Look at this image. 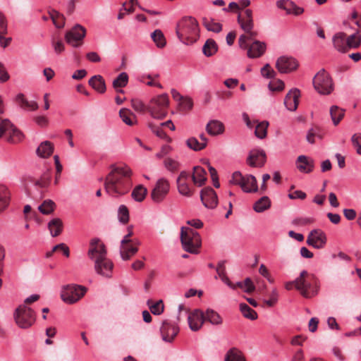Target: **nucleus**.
Here are the masks:
<instances>
[{
  "label": "nucleus",
  "mask_w": 361,
  "mask_h": 361,
  "mask_svg": "<svg viewBox=\"0 0 361 361\" xmlns=\"http://www.w3.org/2000/svg\"><path fill=\"white\" fill-rule=\"evenodd\" d=\"M87 257L93 263L94 271L99 276L110 279L112 277L114 264L107 257V249L98 238H92L87 252Z\"/></svg>",
  "instance_id": "nucleus-1"
},
{
  "label": "nucleus",
  "mask_w": 361,
  "mask_h": 361,
  "mask_svg": "<svg viewBox=\"0 0 361 361\" xmlns=\"http://www.w3.org/2000/svg\"><path fill=\"white\" fill-rule=\"evenodd\" d=\"M132 171L127 166H111L106 176L104 189L112 197H120L128 192L131 186Z\"/></svg>",
  "instance_id": "nucleus-2"
},
{
  "label": "nucleus",
  "mask_w": 361,
  "mask_h": 361,
  "mask_svg": "<svg viewBox=\"0 0 361 361\" xmlns=\"http://www.w3.org/2000/svg\"><path fill=\"white\" fill-rule=\"evenodd\" d=\"M131 103L135 111L140 112L148 111L154 118L161 119L167 114L169 100L166 94H161L157 97L152 99L148 106L137 98L132 99Z\"/></svg>",
  "instance_id": "nucleus-3"
},
{
  "label": "nucleus",
  "mask_w": 361,
  "mask_h": 361,
  "mask_svg": "<svg viewBox=\"0 0 361 361\" xmlns=\"http://www.w3.org/2000/svg\"><path fill=\"white\" fill-rule=\"evenodd\" d=\"M238 23L245 34L241 35L238 39V44L241 49H246L247 42L253 40L258 35L257 32L254 30V21L252 18V11L247 8L243 13L238 14Z\"/></svg>",
  "instance_id": "nucleus-4"
},
{
  "label": "nucleus",
  "mask_w": 361,
  "mask_h": 361,
  "mask_svg": "<svg viewBox=\"0 0 361 361\" xmlns=\"http://www.w3.org/2000/svg\"><path fill=\"white\" fill-rule=\"evenodd\" d=\"M176 32L179 39L183 43H193L198 36V23L195 18L191 16L184 17L178 23Z\"/></svg>",
  "instance_id": "nucleus-5"
},
{
  "label": "nucleus",
  "mask_w": 361,
  "mask_h": 361,
  "mask_svg": "<svg viewBox=\"0 0 361 361\" xmlns=\"http://www.w3.org/2000/svg\"><path fill=\"white\" fill-rule=\"evenodd\" d=\"M50 180L51 176L49 172L44 173L39 178L30 176H25L23 179L24 190L30 197H41L42 192L39 189L47 188Z\"/></svg>",
  "instance_id": "nucleus-6"
},
{
  "label": "nucleus",
  "mask_w": 361,
  "mask_h": 361,
  "mask_svg": "<svg viewBox=\"0 0 361 361\" xmlns=\"http://www.w3.org/2000/svg\"><path fill=\"white\" fill-rule=\"evenodd\" d=\"M296 290L306 298H312L318 293L317 280L313 274L307 271H302L300 276L295 279Z\"/></svg>",
  "instance_id": "nucleus-7"
},
{
  "label": "nucleus",
  "mask_w": 361,
  "mask_h": 361,
  "mask_svg": "<svg viewBox=\"0 0 361 361\" xmlns=\"http://www.w3.org/2000/svg\"><path fill=\"white\" fill-rule=\"evenodd\" d=\"M180 242L183 250L191 254H197L202 243L200 234L185 226L180 229Z\"/></svg>",
  "instance_id": "nucleus-8"
},
{
  "label": "nucleus",
  "mask_w": 361,
  "mask_h": 361,
  "mask_svg": "<svg viewBox=\"0 0 361 361\" xmlns=\"http://www.w3.org/2000/svg\"><path fill=\"white\" fill-rule=\"evenodd\" d=\"M230 183L239 185L245 192H255L258 190L256 178L252 175L243 176L240 171L233 173Z\"/></svg>",
  "instance_id": "nucleus-9"
},
{
  "label": "nucleus",
  "mask_w": 361,
  "mask_h": 361,
  "mask_svg": "<svg viewBox=\"0 0 361 361\" xmlns=\"http://www.w3.org/2000/svg\"><path fill=\"white\" fill-rule=\"evenodd\" d=\"M14 319L18 327L28 329L35 323V314L31 308L20 305L14 312Z\"/></svg>",
  "instance_id": "nucleus-10"
},
{
  "label": "nucleus",
  "mask_w": 361,
  "mask_h": 361,
  "mask_svg": "<svg viewBox=\"0 0 361 361\" xmlns=\"http://www.w3.org/2000/svg\"><path fill=\"white\" fill-rule=\"evenodd\" d=\"M2 136L12 143H17L23 137V133L9 120L0 117V137Z\"/></svg>",
  "instance_id": "nucleus-11"
},
{
  "label": "nucleus",
  "mask_w": 361,
  "mask_h": 361,
  "mask_svg": "<svg viewBox=\"0 0 361 361\" xmlns=\"http://www.w3.org/2000/svg\"><path fill=\"white\" fill-rule=\"evenodd\" d=\"M86 293L84 286L78 285H67L63 287L61 297L68 304H73L82 298Z\"/></svg>",
  "instance_id": "nucleus-12"
},
{
  "label": "nucleus",
  "mask_w": 361,
  "mask_h": 361,
  "mask_svg": "<svg viewBox=\"0 0 361 361\" xmlns=\"http://www.w3.org/2000/svg\"><path fill=\"white\" fill-rule=\"evenodd\" d=\"M170 190V183L165 178L157 180L151 191L152 200L157 204L162 202L168 195Z\"/></svg>",
  "instance_id": "nucleus-13"
},
{
  "label": "nucleus",
  "mask_w": 361,
  "mask_h": 361,
  "mask_svg": "<svg viewBox=\"0 0 361 361\" xmlns=\"http://www.w3.org/2000/svg\"><path fill=\"white\" fill-rule=\"evenodd\" d=\"M85 28L79 25H75L71 30L65 35V39L68 44L73 47H78L81 45L82 41L85 37Z\"/></svg>",
  "instance_id": "nucleus-14"
},
{
  "label": "nucleus",
  "mask_w": 361,
  "mask_h": 361,
  "mask_svg": "<svg viewBox=\"0 0 361 361\" xmlns=\"http://www.w3.org/2000/svg\"><path fill=\"white\" fill-rule=\"evenodd\" d=\"M313 86L315 90H332L334 82L324 69H321L313 78Z\"/></svg>",
  "instance_id": "nucleus-15"
},
{
  "label": "nucleus",
  "mask_w": 361,
  "mask_h": 361,
  "mask_svg": "<svg viewBox=\"0 0 361 361\" xmlns=\"http://www.w3.org/2000/svg\"><path fill=\"white\" fill-rule=\"evenodd\" d=\"M190 174L183 171L180 173L176 180L177 189L178 192L187 197H190L194 193L193 188L190 185Z\"/></svg>",
  "instance_id": "nucleus-16"
},
{
  "label": "nucleus",
  "mask_w": 361,
  "mask_h": 361,
  "mask_svg": "<svg viewBox=\"0 0 361 361\" xmlns=\"http://www.w3.org/2000/svg\"><path fill=\"white\" fill-rule=\"evenodd\" d=\"M276 67L280 73H288L297 69L298 63L293 57L283 56L277 59Z\"/></svg>",
  "instance_id": "nucleus-17"
},
{
  "label": "nucleus",
  "mask_w": 361,
  "mask_h": 361,
  "mask_svg": "<svg viewBox=\"0 0 361 361\" xmlns=\"http://www.w3.org/2000/svg\"><path fill=\"white\" fill-rule=\"evenodd\" d=\"M326 243V236L320 229H314L308 235L307 244L317 249L323 248Z\"/></svg>",
  "instance_id": "nucleus-18"
},
{
  "label": "nucleus",
  "mask_w": 361,
  "mask_h": 361,
  "mask_svg": "<svg viewBox=\"0 0 361 361\" xmlns=\"http://www.w3.org/2000/svg\"><path fill=\"white\" fill-rule=\"evenodd\" d=\"M179 332V328L173 323L166 320L162 322L160 327V334L163 341L171 343Z\"/></svg>",
  "instance_id": "nucleus-19"
},
{
  "label": "nucleus",
  "mask_w": 361,
  "mask_h": 361,
  "mask_svg": "<svg viewBox=\"0 0 361 361\" xmlns=\"http://www.w3.org/2000/svg\"><path fill=\"white\" fill-rule=\"evenodd\" d=\"M188 322L190 329L193 331H197L205 322L204 313L199 309H195L188 313Z\"/></svg>",
  "instance_id": "nucleus-20"
},
{
  "label": "nucleus",
  "mask_w": 361,
  "mask_h": 361,
  "mask_svg": "<svg viewBox=\"0 0 361 361\" xmlns=\"http://www.w3.org/2000/svg\"><path fill=\"white\" fill-rule=\"evenodd\" d=\"M200 197L203 204L209 209H214L218 204L217 195L210 187H207L201 190Z\"/></svg>",
  "instance_id": "nucleus-21"
},
{
  "label": "nucleus",
  "mask_w": 361,
  "mask_h": 361,
  "mask_svg": "<svg viewBox=\"0 0 361 361\" xmlns=\"http://www.w3.org/2000/svg\"><path fill=\"white\" fill-rule=\"evenodd\" d=\"M139 241L126 242V240H121L120 246V254L121 258L126 261L129 260L132 256L135 255L137 251V246Z\"/></svg>",
  "instance_id": "nucleus-22"
},
{
  "label": "nucleus",
  "mask_w": 361,
  "mask_h": 361,
  "mask_svg": "<svg viewBox=\"0 0 361 361\" xmlns=\"http://www.w3.org/2000/svg\"><path fill=\"white\" fill-rule=\"evenodd\" d=\"M266 162V154L264 150H252L247 159V163L252 167H262Z\"/></svg>",
  "instance_id": "nucleus-23"
},
{
  "label": "nucleus",
  "mask_w": 361,
  "mask_h": 361,
  "mask_svg": "<svg viewBox=\"0 0 361 361\" xmlns=\"http://www.w3.org/2000/svg\"><path fill=\"white\" fill-rule=\"evenodd\" d=\"M246 49H247V56L250 59H255L260 57L264 54L267 45L264 42L255 40L249 47L247 45Z\"/></svg>",
  "instance_id": "nucleus-24"
},
{
  "label": "nucleus",
  "mask_w": 361,
  "mask_h": 361,
  "mask_svg": "<svg viewBox=\"0 0 361 361\" xmlns=\"http://www.w3.org/2000/svg\"><path fill=\"white\" fill-rule=\"evenodd\" d=\"M276 5L279 8L285 10L287 14L299 16L304 12L303 8L297 6L290 0H279L276 2Z\"/></svg>",
  "instance_id": "nucleus-25"
},
{
  "label": "nucleus",
  "mask_w": 361,
  "mask_h": 361,
  "mask_svg": "<svg viewBox=\"0 0 361 361\" xmlns=\"http://www.w3.org/2000/svg\"><path fill=\"white\" fill-rule=\"evenodd\" d=\"M300 96V92H288L284 99V104L289 111H294L297 109Z\"/></svg>",
  "instance_id": "nucleus-26"
},
{
  "label": "nucleus",
  "mask_w": 361,
  "mask_h": 361,
  "mask_svg": "<svg viewBox=\"0 0 361 361\" xmlns=\"http://www.w3.org/2000/svg\"><path fill=\"white\" fill-rule=\"evenodd\" d=\"M173 97L178 102L180 111L186 112L192 108L193 102L190 97L181 95L179 92H173Z\"/></svg>",
  "instance_id": "nucleus-27"
},
{
  "label": "nucleus",
  "mask_w": 361,
  "mask_h": 361,
  "mask_svg": "<svg viewBox=\"0 0 361 361\" xmlns=\"http://www.w3.org/2000/svg\"><path fill=\"white\" fill-rule=\"evenodd\" d=\"M206 131L212 136H216L224 133L225 126L219 120H211L206 126Z\"/></svg>",
  "instance_id": "nucleus-28"
},
{
  "label": "nucleus",
  "mask_w": 361,
  "mask_h": 361,
  "mask_svg": "<svg viewBox=\"0 0 361 361\" xmlns=\"http://www.w3.org/2000/svg\"><path fill=\"white\" fill-rule=\"evenodd\" d=\"M297 168L303 173H310L314 168L313 160L305 155H300L297 158Z\"/></svg>",
  "instance_id": "nucleus-29"
},
{
  "label": "nucleus",
  "mask_w": 361,
  "mask_h": 361,
  "mask_svg": "<svg viewBox=\"0 0 361 361\" xmlns=\"http://www.w3.org/2000/svg\"><path fill=\"white\" fill-rule=\"evenodd\" d=\"M16 102L18 106L25 110L34 111L38 108L36 102L28 101L23 94H18L16 98Z\"/></svg>",
  "instance_id": "nucleus-30"
},
{
  "label": "nucleus",
  "mask_w": 361,
  "mask_h": 361,
  "mask_svg": "<svg viewBox=\"0 0 361 361\" xmlns=\"http://www.w3.org/2000/svg\"><path fill=\"white\" fill-rule=\"evenodd\" d=\"M333 44L334 47L341 52H346V35L344 32H339L334 35L333 37Z\"/></svg>",
  "instance_id": "nucleus-31"
},
{
  "label": "nucleus",
  "mask_w": 361,
  "mask_h": 361,
  "mask_svg": "<svg viewBox=\"0 0 361 361\" xmlns=\"http://www.w3.org/2000/svg\"><path fill=\"white\" fill-rule=\"evenodd\" d=\"M206 175V171L203 168L199 166H195L192 175L193 183L199 187L202 186L207 180Z\"/></svg>",
  "instance_id": "nucleus-32"
},
{
  "label": "nucleus",
  "mask_w": 361,
  "mask_h": 361,
  "mask_svg": "<svg viewBox=\"0 0 361 361\" xmlns=\"http://www.w3.org/2000/svg\"><path fill=\"white\" fill-rule=\"evenodd\" d=\"M54 152V145L49 141L42 142L37 149V154L42 158H47Z\"/></svg>",
  "instance_id": "nucleus-33"
},
{
  "label": "nucleus",
  "mask_w": 361,
  "mask_h": 361,
  "mask_svg": "<svg viewBox=\"0 0 361 361\" xmlns=\"http://www.w3.org/2000/svg\"><path fill=\"white\" fill-rule=\"evenodd\" d=\"M63 224L61 219L54 218L48 224V228L52 237L59 235L63 231Z\"/></svg>",
  "instance_id": "nucleus-34"
},
{
  "label": "nucleus",
  "mask_w": 361,
  "mask_h": 361,
  "mask_svg": "<svg viewBox=\"0 0 361 361\" xmlns=\"http://www.w3.org/2000/svg\"><path fill=\"white\" fill-rule=\"evenodd\" d=\"M224 361H246L243 353L236 348L229 349L225 355Z\"/></svg>",
  "instance_id": "nucleus-35"
},
{
  "label": "nucleus",
  "mask_w": 361,
  "mask_h": 361,
  "mask_svg": "<svg viewBox=\"0 0 361 361\" xmlns=\"http://www.w3.org/2000/svg\"><path fill=\"white\" fill-rule=\"evenodd\" d=\"M11 194L8 189L3 185H0V212L4 211L8 205Z\"/></svg>",
  "instance_id": "nucleus-36"
},
{
  "label": "nucleus",
  "mask_w": 361,
  "mask_h": 361,
  "mask_svg": "<svg viewBox=\"0 0 361 361\" xmlns=\"http://www.w3.org/2000/svg\"><path fill=\"white\" fill-rule=\"evenodd\" d=\"M90 86L94 90H106V83L104 78L100 75H95L89 80Z\"/></svg>",
  "instance_id": "nucleus-37"
},
{
  "label": "nucleus",
  "mask_w": 361,
  "mask_h": 361,
  "mask_svg": "<svg viewBox=\"0 0 361 361\" xmlns=\"http://www.w3.org/2000/svg\"><path fill=\"white\" fill-rule=\"evenodd\" d=\"M147 194V189L142 185H137L132 191L131 196L138 202H142Z\"/></svg>",
  "instance_id": "nucleus-38"
},
{
  "label": "nucleus",
  "mask_w": 361,
  "mask_h": 361,
  "mask_svg": "<svg viewBox=\"0 0 361 361\" xmlns=\"http://www.w3.org/2000/svg\"><path fill=\"white\" fill-rule=\"evenodd\" d=\"M218 46L216 42L212 39H208L202 47L203 54L207 56H212L216 53Z\"/></svg>",
  "instance_id": "nucleus-39"
},
{
  "label": "nucleus",
  "mask_w": 361,
  "mask_h": 361,
  "mask_svg": "<svg viewBox=\"0 0 361 361\" xmlns=\"http://www.w3.org/2000/svg\"><path fill=\"white\" fill-rule=\"evenodd\" d=\"M361 44V36L358 31L346 37L347 50L350 49H356Z\"/></svg>",
  "instance_id": "nucleus-40"
},
{
  "label": "nucleus",
  "mask_w": 361,
  "mask_h": 361,
  "mask_svg": "<svg viewBox=\"0 0 361 361\" xmlns=\"http://www.w3.org/2000/svg\"><path fill=\"white\" fill-rule=\"evenodd\" d=\"M119 115L122 121L128 126H133L136 123V116L128 109H121Z\"/></svg>",
  "instance_id": "nucleus-41"
},
{
  "label": "nucleus",
  "mask_w": 361,
  "mask_h": 361,
  "mask_svg": "<svg viewBox=\"0 0 361 361\" xmlns=\"http://www.w3.org/2000/svg\"><path fill=\"white\" fill-rule=\"evenodd\" d=\"M270 207L271 201L269 198L267 196H264L255 203L253 209L256 212L259 213L268 209Z\"/></svg>",
  "instance_id": "nucleus-42"
},
{
  "label": "nucleus",
  "mask_w": 361,
  "mask_h": 361,
  "mask_svg": "<svg viewBox=\"0 0 361 361\" xmlns=\"http://www.w3.org/2000/svg\"><path fill=\"white\" fill-rule=\"evenodd\" d=\"M330 115L335 126H337L344 116V110L337 106H332L330 109Z\"/></svg>",
  "instance_id": "nucleus-43"
},
{
  "label": "nucleus",
  "mask_w": 361,
  "mask_h": 361,
  "mask_svg": "<svg viewBox=\"0 0 361 361\" xmlns=\"http://www.w3.org/2000/svg\"><path fill=\"white\" fill-rule=\"evenodd\" d=\"M204 317L205 321H208L214 325H219L222 323V318L221 316L213 310H207Z\"/></svg>",
  "instance_id": "nucleus-44"
},
{
  "label": "nucleus",
  "mask_w": 361,
  "mask_h": 361,
  "mask_svg": "<svg viewBox=\"0 0 361 361\" xmlns=\"http://www.w3.org/2000/svg\"><path fill=\"white\" fill-rule=\"evenodd\" d=\"M49 13L50 18L52 20L53 23L56 27H63L65 25V18L62 14L56 10H51Z\"/></svg>",
  "instance_id": "nucleus-45"
},
{
  "label": "nucleus",
  "mask_w": 361,
  "mask_h": 361,
  "mask_svg": "<svg viewBox=\"0 0 361 361\" xmlns=\"http://www.w3.org/2000/svg\"><path fill=\"white\" fill-rule=\"evenodd\" d=\"M269 126V122L264 121L257 124L255 126V135L259 139H264L267 135V128Z\"/></svg>",
  "instance_id": "nucleus-46"
},
{
  "label": "nucleus",
  "mask_w": 361,
  "mask_h": 361,
  "mask_svg": "<svg viewBox=\"0 0 361 361\" xmlns=\"http://www.w3.org/2000/svg\"><path fill=\"white\" fill-rule=\"evenodd\" d=\"M128 82V75L127 73L122 72L113 80L112 85L114 89L123 88L127 85Z\"/></svg>",
  "instance_id": "nucleus-47"
},
{
  "label": "nucleus",
  "mask_w": 361,
  "mask_h": 361,
  "mask_svg": "<svg viewBox=\"0 0 361 361\" xmlns=\"http://www.w3.org/2000/svg\"><path fill=\"white\" fill-rule=\"evenodd\" d=\"M151 37L153 39L154 42L156 44L157 47L163 48L165 47L166 42L161 30L159 29L154 30L151 34Z\"/></svg>",
  "instance_id": "nucleus-48"
},
{
  "label": "nucleus",
  "mask_w": 361,
  "mask_h": 361,
  "mask_svg": "<svg viewBox=\"0 0 361 361\" xmlns=\"http://www.w3.org/2000/svg\"><path fill=\"white\" fill-rule=\"evenodd\" d=\"M203 25L209 30L219 33L222 30V25L219 23L214 22L212 19L203 18Z\"/></svg>",
  "instance_id": "nucleus-49"
},
{
  "label": "nucleus",
  "mask_w": 361,
  "mask_h": 361,
  "mask_svg": "<svg viewBox=\"0 0 361 361\" xmlns=\"http://www.w3.org/2000/svg\"><path fill=\"white\" fill-rule=\"evenodd\" d=\"M240 310L243 314V315L249 319L251 320H255L257 319V312L250 307L247 304L245 303H241L240 305Z\"/></svg>",
  "instance_id": "nucleus-50"
},
{
  "label": "nucleus",
  "mask_w": 361,
  "mask_h": 361,
  "mask_svg": "<svg viewBox=\"0 0 361 361\" xmlns=\"http://www.w3.org/2000/svg\"><path fill=\"white\" fill-rule=\"evenodd\" d=\"M147 303L152 314L159 315L164 312V305L161 300H158L154 304L152 300H148Z\"/></svg>",
  "instance_id": "nucleus-51"
},
{
  "label": "nucleus",
  "mask_w": 361,
  "mask_h": 361,
  "mask_svg": "<svg viewBox=\"0 0 361 361\" xmlns=\"http://www.w3.org/2000/svg\"><path fill=\"white\" fill-rule=\"evenodd\" d=\"M55 203L50 200H47L43 202V203L39 206L38 209L43 214H50L54 210Z\"/></svg>",
  "instance_id": "nucleus-52"
},
{
  "label": "nucleus",
  "mask_w": 361,
  "mask_h": 361,
  "mask_svg": "<svg viewBox=\"0 0 361 361\" xmlns=\"http://www.w3.org/2000/svg\"><path fill=\"white\" fill-rule=\"evenodd\" d=\"M164 165L168 171L175 173L179 169L180 164L178 161L171 157H167L164 161Z\"/></svg>",
  "instance_id": "nucleus-53"
},
{
  "label": "nucleus",
  "mask_w": 361,
  "mask_h": 361,
  "mask_svg": "<svg viewBox=\"0 0 361 361\" xmlns=\"http://www.w3.org/2000/svg\"><path fill=\"white\" fill-rule=\"evenodd\" d=\"M149 128L152 130L154 133L156 134V135L161 139L166 140L167 142H171V138L167 136L166 133L163 130L162 127L157 126L153 124H149Z\"/></svg>",
  "instance_id": "nucleus-54"
},
{
  "label": "nucleus",
  "mask_w": 361,
  "mask_h": 361,
  "mask_svg": "<svg viewBox=\"0 0 361 361\" xmlns=\"http://www.w3.org/2000/svg\"><path fill=\"white\" fill-rule=\"evenodd\" d=\"M118 218L123 224H127L129 221V212L125 205H121L118 211Z\"/></svg>",
  "instance_id": "nucleus-55"
},
{
  "label": "nucleus",
  "mask_w": 361,
  "mask_h": 361,
  "mask_svg": "<svg viewBox=\"0 0 361 361\" xmlns=\"http://www.w3.org/2000/svg\"><path fill=\"white\" fill-rule=\"evenodd\" d=\"M51 45L56 54H60L65 49V45L61 39H56L53 37L51 39Z\"/></svg>",
  "instance_id": "nucleus-56"
},
{
  "label": "nucleus",
  "mask_w": 361,
  "mask_h": 361,
  "mask_svg": "<svg viewBox=\"0 0 361 361\" xmlns=\"http://www.w3.org/2000/svg\"><path fill=\"white\" fill-rule=\"evenodd\" d=\"M186 145L190 149H192L195 151H200L204 149L203 147H201L202 145L199 140L194 137L188 139L186 141Z\"/></svg>",
  "instance_id": "nucleus-57"
},
{
  "label": "nucleus",
  "mask_w": 361,
  "mask_h": 361,
  "mask_svg": "<svg viewBox=\"0 0 361 361\" xmlns=\"http://www.w3.org/2000/svg\"><path fill=\"white\" fill-rule=\"evenodd\" d=\"M314 222V219L310 217H298L293 220V224L298 226H304L311 224Z\"/></svg>",
  "instance_id": "nucleus-58"
},
{
  "label": "nucleus",
  "mask_w": 361,
  "mask_h": 361,
  "mask_svg": "<svg viewBox=\"0 0 361 361\" xmlns=\"http://www.w3.org/2000/svg\"><path fill=\"white\" fill-rule=\"evenodd\" d=\"M285 87L284 82L278 79H273L269 83V90H283Z\"/></svg>",
  "instance_id": "nucleus-59"
},
{
  "label": "nucleus",
  "mask_w": 361,
  "mask_h": 361,
  "mask_svg": "<svg viewBox=\"0 0 361 361\" xmlns=\"http://www.w3.org/2000/svg\"><path fill=\"white\" fill-rule=\"evenodd\" d=\"M279 293L276 289H273L269 293V299L264 300L265 304L268 307H273L278 301Z\"/></svg>",
  "instance_id": "nucleus-60"
},
{
  "label": "nucleus",
  "mask_w": 361,
  "mask_h": 361,
  "mask_svg": "<svg viewBox=\"0 0 361 361\" xmlns=\"http://www.w3.org/2000/svg\"><path fill=\"white\" fill-rule=\"evenodd\" d=\"M352 143L358 154L361 155V133H355L352 136Z\"/></svg>",
  "instance_id": "nucleus-61"
},
{
  "label": "nucleus",
  "mask_w": 361,
  "mask_h": 361,
  "mask_svg": "<svg viewBox=\"0 0 361 361\" xmlns=\"http://www.w3.org/2000/svg\"><path fill=\"white\" fill-rule=\"evenodd\" d=\"M319 129L317 127L312 128L308 130L307 135V140L311 143H314V137L316 136L319 137V138H322V137L319 135Z\"/></svg>",
  "instance_id": "nucleus-62"
},
{
  "label": "nucleus",
  "mask_w": 361,
  "mask_h": 361,
  "mask_svg": "<svg viewBox=\"0 0 361 361\" xmlns=\"http://www.w3.org/2000/svg\"><path fill=\"white\" fill-rule=\"evenodd\" d=\"M59 250L61 251L66 257H69L70 250L69 247L65 243L58 244L55 245L52 249V252H56Z\"/></svg>",
  "instance_id": "nucleus-63"
},
{
  "label": "nucleus",
  "mask_w": 361,
  "mask_h": 361,
  "mask_svg": "<svg viewBox=\"0 0 361 361\" xmlns=\"http://www.w3.org/2000/svg\"><path fill=\"white\" fill-rule=\"evenodd\" d=\"M261 73L264 77H266L267 78H273L275 74L274 70L271 68L269 64H266L261 69Z\"/></svg>",
  "instance_id": "nucleus-64"
}]
</instances>
